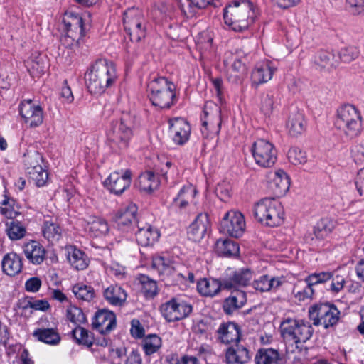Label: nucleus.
I'll return each mask as SVG.
<instances>
[{
  "mask_svg": "<svg viewBox=\"0 0 364 364\" xmlns=\"http://www.w3.org/2000/svg\"><path fill=\"white\" fill-rule=\"evenodd\" d=\"M314 286L309 281H306V277L304 280H300L294 284L292 294L299 301L310 300L314 293Z\"/></svg>",
  "mask_w": 364,
  "mask_h": 364,
  "instance_id": "32",
  "label": "nucleus"
},
{
  "mask_svg": "<svg viewBox=\"0 0 364 364\" xmlns=\"http://www.w3.org/2000/svg\"><path fill=\"white\" fill-rule=\"evenodd\" d=\"M117 78L114 64L106 59L96 60L85 75L87 87L94 95L103 93L115 82Z\"/></svg>",
  "mask_w": 364,
  "mask_h": 364,
  "instance_id": "1",
  "label": "nucleus"
},
{
  "mask_svg": "<svg viewBox=\"0 0 364 364\" xmlns=\"http://www.w3.org/2000/svg\"><path fill=\"white\" fill-rule=\"evenodd\" d=\"M355 186L359 194L364 196V167L358 173Z\"/></svg>",
  "mask_w": 364,
  "mask_h": 364,
  "instance_id": "64",
  "label": "nucleus"
},
{
  "mask_svg": "<svg viewBox=\"0 0 364 364\" xmlns=\"http://www.w3.org/2000/svg\"><path fill=\"white\" fill-rule=\"evenodd\" d=\"M92 325L100 333H108L116 326V316L111 311L100 309L95 313Z\"/></svg>",
  "mask_w": 364,
  "mask_h": 364,
  "instance_id": "16",
  "label": "nucleus"
},
{
  "mask_svg": "<svg viewBox=\"0 0 364 364\" xmlns=\"http://www.w3.org/2000/svg\"><path fill=\"white\" fill-rule=\"evenodd\" d=\"M75 296L82 301H90L95 296V291L90 286L83 284H77L73 287Z\"/></svg>",
  "mask_w": 364,
  "mask_h": 364,
  "instance_id": "45",
  "label": "nucleus"
},
{
  "mask_svg": "<svg viewBox=\"0 0 364 364\" xmlns=\"http://www.w3.org/2000/svg\"><path fill=\"white\" fill-rule=\"evenodd\" d=\"M33 336L38 341L50 345H56L60 341L58 333L53 328H38L34 331Z\"/></svg>",
  "mask_w": 364,
  "mask_h": 364,
  "instance_id": "42",
  "label": "nucleus"
},
{
  "mask_svg": "<svg viewBox=\"0 0 364 364\" xmlns=\"http://www.w3.org/2000/svg\"><path fill=\"white\" fill-rule=\"evenodd\" d=\"M336 126L350 137L357 136L361 132V117L357 109L351 105H345L338 109Z\"/></svg>",
  "mask_w": 364,
  "mask_h": 364,
  "instance_id": "6",
  "label": "nucleus"
},
{
  "mask_svg": "<svg viewBox=\"0 0 364 364\" xmlns=\"http://www.w3.org/2000/svg\"><path fill=\"white\" fill-rule=\"evenodd\" d=\"M82 35L76 33L73 30L66 31V33L60 37V43L66 48H74L77 46L78 38Z\"/></svg>",
  "mask_w": 364,
  "mask_h": 364,
  "instance_id": "52",
  "label": "nucleus"
},
{
  "mask_svg": "<svg viewBox=\"0 0 364 364\" xmlns=\"http://www.w3.org/2000/svg\"><path fill=\"white\" fill-rule=\"evenodd\" d=\"M161 311L166 319L171 322L189 315L192 311V306L184 301H178L176 299H172L161 306Z\"/></svg>",
  "mask_w": 364,
  "mask_h": 364,
  "instance_id": "13",
  "label": "nucleus"
},
{
  "mask_svg": "<svg viewBox=\"0 0 364 364\" xmlns=\"http://www.w3.org/2000/svg\"><path fill=\"white\" fill-rule=\"evenodd\" d=\"M67 317L75 324H80L86 320L82 309L75 306H70L67 309Z\"/></svg>",
  "mask_w": 364,
  "mask_h": 364,
  "instance_id": "54",
  "label": "nucleus"
},
{
  "mask_svg": "<svg viewBox=\"0 0 364 364\" xmlns=\"http://www.w3.org/2000/svg\"><path fill=\"white\" fill-rule=\"evenodd\" d=\"M332 277V274L330 272H322L320 273H314L306 277V281L310 284H316L323 283Z\"/></svg>",
  "mask_w": 364,
  "mask_h": 364,
  "instance_id": "59",
  "label": "nucleus"
},
{
  "mask_svg": "<svg viewBox=\"0 0 364 364\" xmlns=\"http://www.w3.org/2000/svg\"><path fill=\"white\" fill-rule=\"evenodd\" d=\"M124 28L132 41L138 42L145 36V29L142 26L144 19L141 11L137 8H129L124 13Z\"/></svg>",
  "mask_w": 364,
  "mask_h": 364,
  "instance_id": "10",
  "label": "nucleus"
},
{
  "mask_svg": "<svg viewBox=\"0 0 364 364\" xmlns=\"http://www.w3.org/2000/svg\"><path fill=\"white\" fill-rule=\"evenodd\" d=\"M28 71L33 77H39L45 73L47 68L46 62L43 56L38 55L32 56L26 61Z\"/></svg>",
  "mask_w": 364,
  "mask_h": 364,
  "instance_id": "39",
  "label": "nucleus"
},
{
  "mask_svg": "<svg viewBox=\"0 0 364 364\" xmlns=\"http://www.w3.org/2000/svg\"><path fill=\"white\" fill-rule=\"evenodd\" d=\"M220 226L223 232L239 237L242 235L245 228L244 216L240 212L230 210L223 218Z\"/></svg>",
  "mask_w": 364,
  "mask_h": 364,
  "instance_id": "12",
  "label": "nucleus"
},
{
  "mask_svg": "<svg viewBox=\"0 0 364 364\" xmlns=\"http://www.w3.org/2000/svg\"><path fill=\"white\" fill-rule=\"evenodd\" d=\"M256 364H284L285 360L279 351L274 348H261L255 357Z\"/></svg>",
  "mask_w": 364,
  "mask_h": 364,
  "instance_id": "24",
  "label": "nucleus"
},
{
  "mask_svg": "<svg viewBox=\"0 0 364 364\" xmlns=\"http://www.w3.org/2000/svg\"><path fill=\"white\" fill-rule=\"evenodd\" d=\"M137 207L135 204H129L127 208L119 210L115 216V222L119 229L128 230L136 221Z\"/></svg>",
  "mask_w": 364,
  "mask_h": 364,
  "instance_id": "22",
  "label": "nucleus"
},
{
  "mask_svg": "<svg viewBox=\"0 0 364 364\" xmlns=\"http://www.w3.org/2000/svg\"><path fill=\"white\" fill-rule=\"evenodd\" d=\"M281 335L287 343L294 344L296 348L309 341L314 328L309 322L292 318H284L280 324Z\"/></svg>",
  "mask_w": 364,
  "mask_h": 364,
  "instance_id": "3",
  "label": "nucleus"
},
{
  "mask_svg": "<svg viewBox=\"0 0 364 364\" xmlns=\"http://www.w3.org/2000/svg\"><path fill=\"white\" fill-rule=\"evenodd\" d=\"M105 300L113 306H122L127 299L126 291L118 285H110L104 290Z\"/></svg>",
  "mask_w": 364,
  "mask_h": 364,
  "instance_id": "31",
  "label": "nucleus"
},
{
  "mask_svg": "<svg viewBox=\"0 0 364 364\" xmlns=\"http://www.w3.org/2000/svg\"><path fill=\"white\" fill-rule=\"evenodd\" d=\"M159 236V230L149 224L139 227V230L136 233L137 242L144 247L153 245L157 241Z\"/></svg>",
  "mask_w": 364,
  "mask_h": 364,
  "instance_id": "26",
  "label": "nucleus"
},
{
  "mask_svg": "<svg viewBox=\"0 0 364 364\" xmlns=\"http://www.w3.org/2000/svg\"><path fill=\"white\" fill-rule=\"evenodd\" d=\"M21 307L25 311L30 310V313H32V309L46 311L50 305L46 300H23L21 302Z\"/></svg>",
  "mask_w": 364,
  "mask_h": 364,
  "instance_id": "49",
  "label": "nucleus"
},
{
  "mask_svg": "<svg viewBox=\"0 0 364 364\" xmlns=\"http://www.w3.org/2000/svg\"><path fill=\"white\" fill-rule=\"evenodd\" d=\"M61 228L56 223L52 220L45 221L43 226V236L49 241H58L61 236Z\"/></svg>",
  "mask_w": 364,
  "mask_h": 364,
  "instance_id": "44",
  "label": "nucleus"
},
{
  "mask_svg": "<svg viewBox=\"0 0 364 364\" xmlns=\"http://www.w3.org/2000/svg\"><path fill=\"white\" fill-rule=\"evenodd\" d=\"M85 230L93 237H100L105 235L108 232L109 227L105 220L96 217H90Z\"/></svg>",
  "mask_w": 364,
  "mask_h": 364,
  "instance_id": "34",
  "label": "nucleus"
},
{
  "mask_svg": "<svg viewBox=\"0 0 364 364\" xmlns=\"http://www.w3.org/2000/svg\"><path fill=\"white\" fill-rule=\"evenodd\" d=\"M314 63L320 68H334L338 65L335 55L329 51L321 50L314 58Z\"/></svg>",
  "mask_w": 364,
  "mask_h": 364,
  "instance_id": "41",
  "label": "nucleus"
},
{
  "mask_svg": "<svg viewBox=\"0 0 364 364\" xmlns=\"http://www.w3.org/2000/svg\"><path fill=\"white\" fill-rule=\"evenodd\" d=\"M274 71L270 62L257 63L251 74L252 84L259 85L267 82L272 78Z\"/></svg>",
  "mask_w": 364,
  "mask_h": 364,
  "instance_id": "21",
  "label": "nucleus"
},
{
  "mask_svg": "<svg viewBox=\"0 0 364 364\" xmlns=\"http://www.w3.org/2000/svg\"><path fill=\"white\" fill-rule=\"evenodd\" d=\"M23 252L26 258L34 264H41L45 259L46 251L43 247L36 241L26 243Z\"/></svg>",
  "mask_w": 364,
  "mask_h": 364,
  "instance_id": "29",
  "label": "nucleus"
},
{
  "mask_svg": "<svg viewBox=\"0 0 364 364\" xmlns=\"http://www.w3.org/2000/svg\"><path fill=\"white\" fill-rule=\"evenodd\" d=\"M20 114L31 127H36L43 123V110L40 105H34L31 100H25L20 105Z\"/></svg>",
  "mask_w": 364,
  "mask_h": 364,
  "instance_id": "15",
  "label": "nucleus"
},
{
  "mask_svg": "<svg viewBox=\"0 0 364 364\" xmlns=\"http://www.w3.org/2000/svg\"><path fill=\"white\" fill-rule=\"evenodd\" d=\"M216 253L221 256H236L238 255L240 248L235 242L230 239L218 240L215 245Z\"/></svg>",
  "mask_w": 364,
  "mask_h": 364,
  "instance_id": "36",
  "label": "nucleus"
},
{
  "mask_svg": "<svg viewBox=\"0 0 364 364\" xmlns=\"http://www.w3.org/2000/svg\"><path fill=\"white\" fill-rule=\"evenodd\" d=\"M67 258L70 264L77 270H83L88 266V259L81 250L70 247L67 249Z\"/></svg>",
  "mask_w": 364,
  "mask_h": 364,
  "instance_id": "33",
  "label": "nucleus"
},
{
  "mask_svg": "<svg viewBox=\"0 0 364 364\" xmlns=\"http://www.w3.org/2000/svg\"><path fill=\"white\" fill-rule=\"evenodd\" d=\"M284 282L283 277H269L268 275L261 276L255 279L252 286L254 289L260 292L275 291Z\"/></svg>",
  "mask_w": 364,
  "mask_h": 364,
  "instance_id": "27",
  "label": "nucleus"
},
{
  "mask_svg": "<svg viewBox=\"0 0 364 364\" xmlns=\"http://www.w3.org/2000/svg\"><path fill=\"white\" fill-rule=\"evenodd\" d=\"M175 91L174 84L164 77L154 78L148 84L149 100L159 109H168L175 103Z\"/></svg>",
  "mask_w": 364,
  "mask_h": 364,
  "instance_id": "4",
  "label": "nucleus"
},
{
  "mask_svg": "<svg viewBox=\"0 0 364 364\" xmlns=\"http://www.w3.org/2000/svg\"><path fill=\"white\" fill-rule=\"evenodd\" d=\"M159 186V178L154 172L149 171L141 173L137 181V186L141 191L151 192Z\"/></svg>",
  "mask_w": 364,
  "mask_h": 364,
  "instance_id": "38",
  "label": "nucleus"
},
{
  "mask_svg": "<svg viewBox=\"0 0 364 364\" xmlns=\"http://www.w3.org/2000/svg\"><path fill=\"white\" fill-rule=\"evenodd\" d=\"M252 277V271L247 268L227 273V277L223 279V288L230 289L237 286H246Z\"/></svg>",
  "mask_w": 364,
  "mask_h": 364,
  "instance_id": "18",
  "label": "nucleus"
},
{
  "mask_svg": "<svg viewBox=\"0 0 364 364\" xmlns=\"http://www.w3.org/2000/svg\"><path fill=\"white\" fill-rule=\"evenodd\" d=\"M161 346V340L156 335H149L145 338L143 348L146 355L156 353Z\"/></svg>",
  "mask_w": 364,
  "mask_h": 364,
  "instance_id": "48",
  "label": "nucleus"
},
{
  "mask_svg": "<svg viewBox=\"0 0 364 364\" xmlns=\"http://www.w3.org/2000/svg\"><path fill=\"white\" fill-rule=\"evenodd\" d=\"M255 17L253 5L249 1H234L225 9L223 14L225 24L235 31L247 29Z\"/></svg>",
  "mask_w": 364,
  "mask_h": 364,
  "instance_id": "2",
  "label": "nucleus"
},
{
  "mask_svg": "<svg viewBox=\"0 0 364 364\" xmlns=\"http://www.w3.org/2000/svg\"><path fill=\"white\" fill-rule=\"evenodd\" d=\"M141 291L146 297H153L157 293V285L155 281L149 277L142 275L140 278Z\"/></svg>",
  "mask_w": 364,
  "mask_h": 364,
  "instance_id": "51",
  "label": "nucleus"
},
{
  "mask_svg": "<svg viewBox=\"0 0 364 364\" xmlns=\"http://www.w3.org/2000/svg\"><path fill=\"white\" fill-rule=\"evenodd\" d=\"M333 229L331 223L328 220H321L314 230V235L317 239H323L328 235Z\"/></svg>",
  "mask_w": 364,
  "mask_h": 364,
  "instance_id": "56",
  "label": "nucleus"
},
{
  "mask_svg": "<svg viewBox=\"0 0 364 364\" xmlns=\"http://www.w3.org/2000/svg\"><path fill=\"white\" fill-rule=\"evenodd\" d=\"M220 107L213 102H207L203 108L201 133L206 138H214L220 129Z\"/></svg>",
  "mask_w": 364,
  "mask_h": 364,
  "instance_id": "9",
  "label": "nucleus"
},
{
  "mask_svg": "<svg viewBox=\"0 0 364 364\" xmlns=\"http://www.w3.org/2000/svg\"><path fill=\"white\" fill-rule=\"evenodd\" d=\"M210 226L208 216L205 213L198 215L195 220L191 224L188 232V239L195 242H200L207 232Z\"/></svg>",
  "mask_w": 364,
  "mask_h": 364,
  "instance_id": "19",
  "label": "nucleus"
},
{
  "mask_svg": "<svg viewBox=\"0 0 364 364\" xmlns=\"http://www.w3.org/2000/svg\"><path fill=\"white\" fill-rule=\"evenodd\" d=\"M27 174L29 178L32 180L38 187L44 186L48 179V173L43 167H37L36 170L32 172L30 171V173Z\"/></svg>",
  "mask_w": 364,
  "mask_h": 364,
  "instance_id": "50",
  "label": "nucleus"
},
{
  "mask_svg": "<svg viewBox=\"0 0 364 364\" xmlns=\"http://www.w3.org/2000/svg\"><path fill=\"white\" fill-rule=\"evenodd\" d=\"M1 265L4 273L9 276L14 277L21 271V258L14 252L8 253L4 257Z\"/></svg>",
  "mask_w": 364,
  "mask_h": 364,
  "instance_id": "28",
  "label": "nucleus"
},
{
  "mask_svg": "<svg viewBox=\"0 0 364 364\" xmlns=\"http://www.w3.org/2000/svg\"><path fill=\"white\" fill-rule=\"evenodd\" d=\"M131 333L135 338H141L144 335V329L139 321L137 319H133L131 322Z\"/></svg>",
  "mask_w": 364,
  "mask_h": 364,
  "instance_id": "62",
  "label": "nucleus"
},
{
  "mask_svg": "<svg viewBox=\"0 0 364 364\" xmlns=\"http://www.w3.org/2000/svg\"><path fill=\"white\" fill-rule=\"evenodd\" d=\"M359 50L355 46H348L341 49L340 58L346 63L351 62L358 58Z\"/></svg>",
  "mask_w": 364,
  "mask_h": 364,
  "instance_id": "57",
  "label": "nucleus"
},
{
  "mask_svg": "<svg viewBox=\"0 0 364 364\" xmlns=\"http://www.w3.org/2000/svg\"><path fill=\"white\" fill-rule=\"evenodd\" d=\"M152 267L156 269L159 274L165 273L169 271V261L163 257L156 256L153 258Z\"/></svg>",
  "mask_w": 364,
  "mask_h": 364,
  "instance_id": "58",
  "label": "nucleus"
},
{
  "mask_svg": "<svg viewBox=\"0 0 364 364\" xmlns=\"http://www.w3.org/2000/svg\"><path fill=\"white\" fill-rule=\"evenodd\" d=\"M225 359L228 364H245L250 360V355L245 347L237 344L227 349Z\"/></svg>",
  "mask_w": 364,
  "mask_h": 364,
  "instance_id": "25",
  "label": "nucleus"
},
{
  "mask_svg": "<svg viewBox=\"0 0 364 364\" xmlns=\"http://www.w3.org/2000/svg\"><path fill=\"white\" fill-rule=\"evenodd\" d=\"M253 214L257 221L271 227L280 225L283 223V207L273 198H265L255 203Z\"/></svg>",
  "mask_w": 364,
  "mask_h": 364,
  "instance_id": "5",
  "label": "nucleus"
},
{
  "mask_svg": "<svg viewBox=\"0 0 364 364\" xmlns=\"http://www.w3.org/2000/svg\"><path fill=\"white\" fill-rule=\"evenodd\" d=\"M7 235L10 239L16 240L22 238L26 233V230L18 222H11L9 228L6 230Z\"/></svg>",
  "mask_w": 364,
  "mask_h": 364,
  "instance_id": "53",
  "label": "nucleus"
},
{
  "mask_svg": "<svg viewBox=\"0 0 364 364\" xmlns=\"http://www.w3.org/2000/svg\"><path fill=\"white\" fill-rule=\"evenodd\" d=\"M196 194V190L192 185L184 186L174 199L175 205L179 208H185Z\"/></svg>",
  "mask_w": 364,
  "mask_h": 364,
  "instance_id": "43",
  "label": "nucleus"
},
{
  "mask_svg": "<svg viewBox=\"0 0 364 364\" xmlns=\"http://www.w3.org/2000/svg\"><path fill=\"white\" fill-rule=\"evenodd\" d=\"M345 283L346 281L343 276L336 275L332 279L331 290L334 293H338L343 288Z\"/></svg>",
  "mask_w": 364,
  "mask_h": 364,
  "instance_id": "63",
  "label": "nucleus"
},
{
  "mask_svg": "<svg viewBox=\"0 0 364 364\" xmlns=\"http://www.w3.org/2000/svg\"><path fill=\"white\" fill-rule=\"evenodd\" d=\"M131 171L128 169L112 172L105 180V186L117 195L122 193L131 184Z\"/></svg>",
  "mask_w": 364,
  "mask_h": 364,
  "instance_id": "14",
  "label": "nucleus"
},
{
  "mask_svg": "<svg viewBox=\"0 0 364 364\" xmlns=\"http://www.w3.org/2000/svg\"><path fill=\"white\" fill-rule=\"evenodd\" d=\"M289 161L295 165H303L307 162V156L305 151L298 147H291L288 153Z\"/></svg>",
  "mask_w": 364,
  "mask_h": 364,
  "instance_id": "47",
  "label": "nucleus"
},
{
  "mask_svg": "<svg viewBox=\"0 0 364 364\" xmlns=\"http://www.w3.org/2000/svg\"><path fill=\"white\" fill-rule=\"evenodd\" d=\"M170 135L175 144L183 145L189 138L191 127L184 119L175 118L169 121Z\"/></svg>",
  "mask_w": 364,
  "mask_h": 364,
  "instance_id": "17",
  "label": "nucleus"
},
{
  "mask_svg": "<svg viewBox=\"0 0 364 364\" xmlns=\"http://www.w3.org/2000/svg\"><path fill=\"white\" fill-rule=\"evenodd\" d=\"M217 332L218 333V339L223 343L229 344L240 341V328L235 323H222Z\"/></svg>",
  "mask_w": 364,
  "mask_h": 364,
  "instance_id": "23",
  "label": "nucleus"
},
{
  "mask_svg": "<svg viewBox=\"0 0 364 364\" xmlns=\"http://www.w3.org/2000/svg\"><path fill=\"white\" fill-rule=\"evenodd\" d=\"M287 127L293 136L301 134L304 131V119L301 113L295 111L289 116Z\"/></svg>",
  "mask_w": 364,
  "mask_h": 364,
  "instance_id": "37",
  "label": "nucleus"
},
{
  "mask_svg": "<svg viewBox=\"0 0 364 364\" xmlns=\"http://www.w3.org/2000/svg\"><path fill=\"white\" fill-rule=\"evenodd\" d=\"M73 336L78 343L84 345L92 344V336L90 335L89 331L82 327H76L73 331Z\"/></svg>",
  "mask_w": 364,
  "mask_h": 364,
  "instance_id": "55",
  "label": "nucleus"
},
{
  "mask_svg": "<svg viewBox=\"0 0 364 364\" xmlns=\"http://www.w3.org/2000/svg\"><path fill=\"white\" fill-rule=\"evenodd\" d=\"M269 187L277 196L285 194L289 188V178L281 169L271 172L268 175Z\"/></svg>",
  "mask_w": 364,
  "mask_h": 364,
  "instance_id": "20",
  "label": "nucleus"
},
{
  "mask_svg": "<svg viewBox=\"0 0 364 364\" xmlns=\"http://www.w3.org/2000/svg\"><path fill=\"white\" fill-rule=\"evenodd\" d=\"M252 154L257 164L262 167L273 166L277 159L274 145L264 139H258L252 146Z\"/></svg>",
  "mask_w": 364,
  "mask_h": 364,
  "instance_id": "11",
  "label": "nucleus"
},
{
  "mask_svg": "<svg viewBox=\"0 0 364 364\" xmlns=\"http://www.w3.org/2000/svg\"><path fill=\"white\" fill-rule=\"evenodd\" d=\"M340 311L328 304H319L311 306L309 309V318L314 326L322 325L325 328L333 326L339 320Z\"/></svg>",
  "mask_w": 364,
  "mask_h": 364,
  "instance_id": "7",
  "label": "nucleus"
},
{
  "mask_svg": "<svg viewBox=\"0 0 364 364\" xmlns=\"http://www.w3.org/2000/svg\"><path fill=\"white\" fill-rule=\"evenodd\" d=\"M63 22L66 31L73 30L76 33L83 34L82 18L77 14L66 12L63 16Z\"/></svg>",
  "mask_w": 364,
  "mask_h": 364,
  "instance_id": "40",
  "label": "nucleus"
},
{
  "mask_svg": "<svg viewBox=\"0 0 364 364\" xmlns=\"http://www.w3.org/2000/svg\"><path fill=\"white\" fill-rule=\"evenodd\" d=\"M162 174L166 180H175L179 175V171L176 166L171 164V161H166L165 168L161 169Z\"/></svg>",
  "mask_w": 364,
  "mask_h": 364,
  "instance_id": "60",
  "label": "nucleus"
},
{
  "mask_svg": "<svg viewBox=\"0 0 364 364\" xmlns=\"http://www.w3.org/2000/svg\"><path fill=\"white\" fill-rule=\"evenodd\" d=\"M246 301V294L244 291L240 290L234 291L224 301L223 306L224 311L228 314H231L235 311L242 308Z\"/></svg>",
  "mask_w": 364,
  "mask_h": 364,
  "instance_id": "30",
  "label": "nucleus"
},
{
  "mask_svg": "<svg viewBox=\"0 0 364 364\" xmlns=\"http://www.w3.org/2000/svg\"><path fill=\"white\" fill-rule=\"evenodd\" d=\"M24 165L26 173L36 170L37 167H42L43 157L38 151H33L24 155Z\"/></svg>",
  "mask_w": 364,
  "mask_h": 364,
  "instance_id": "46",
  "label": "nucleus"
},
{
  "mask_svg": "<svg viewBox=\"0 0 364 364\" xmlns=\"http://www.w3.org/2000/svg\"><path fill=\"white\" fill-rule=\"evenodd\" d=\"M274 98L273 96L267 94L262 100L261 110L266 116H269L273 111Z\"/></svg>",
  "mask_w": 364,
  "mask_h": 364,
  "instance_id": "61",
  "label": "nucleus"
},
{
  "mask_svg": "<svg viewBox=\"0 0 364 364\" xmlns=\"http://www.w3.org/2000/svg\"><path fill=\"white\" fill-rule=\"evenodd\" d=\"M133 122V117L129 113H123L120 121L112 124L107 134L109 141L120 149L126 148L132 135Z\"/></svg>",
  "mask_w": 364,
  "mask_h": 364,
  "instance_id": "8",
  "label": "nucleus"
},
{
  "mask_svg": "<svg viewBox=\"0 0 364 364\" xmlns=\"http://www.w3.org/2000/svg\"><path fill=\"white\" fill-rule=\"evenodd\" d=\"M222 287L223 279L219 282L213 279H202L199 280L197 284L198 292L205 296H213Z\"/></svg>",
  "mask_w": 364,
  "mask_h": 364,
  "instance_id": "35",
  "label": "nucleus"
}]
</instances>
